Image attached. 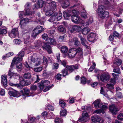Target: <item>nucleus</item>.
I'll list each match as a JSON object with an SVG mask.
<instances>
[{
  "mask_svg": "<svg viewBox=\"0 0 123 123\" xmlns=\"http://www.w3.org/2000/svg\"><path fill=\"white\" fill-rule=\"evenodd\" d=\"M56 5V3L55 2L51 0H48L47 1L45 6L44 8V10L45 12L46 15L51 16L48 20L51 22L55 20L57 21L56 17L57 14L55 13L54 14L53 11V10L55 7Z\"/></svg>",
  "mask_w": 123,
  "mask_h": 123,
  "instance_id": "nucleus-1",
  "label": "nucleus"
},
{
  "mask_svg": "<svg viewBox=\"0 0 123 123\" xmlns=\"http://www.w3.org/2000/svg\"><path fill=\"white\" fill-rule=\"evenodd\" d=\"M29 62L31 64L35 66L40 65L42 62L41 59L36 54H34L29 59Z\"/></svg>",
  "mask_w": 123,
  "mask_h": 123,
  "instance_id": "nucleus-2",
  "label": "nucleus"
},
{
  "mask_svg": "<svg viewBox=\"0 0 123 123\" xmlns=\"http://www.w3.org/2000/svg\"><path fill=\"white\" fill-rule=\"evenodd\" d=\"M50 82L49 81L43 80H42L41 83H38V86L41 90H42L45 86L46 88L43 90L44 92H45L49 90L51 88L52 86H53L54 85H52L51 86H48L50 84Z\"/></svg>",
  "mask_w": 123,
  "mask_h": 123,
  "instance_id": "nucleus-3",
  "label": "nucleus"
},
{
  "mask_svg": "<svg viewBox=\"0 0 123 123\" xmlns=\"http://www.w3.org/2000/svg\"><path fill=\"white\" fill-rule=\"evenodd\" d=\"M22 61V58L15 57L13 59L11 65V67H12L14 63L16 65V68L18 71H21L22 68V64L20 62Z\"/></svg>",
  "mask_w": 123,
  "mask_h": 123,
  "instance_id": "nucleus-4",
  "label": "nucleus"
},
{
  "mask_svg": "<svg viewBox=\"0 0 123 123\" xmlns=\"http://www.w3.org/2000/svg\"><path fill=\"white\" fill-rule=\"evenodd\" d=\"M44 29L40 26H38L34 28L33 30L32 36L35 37L37 35L44 31Z\"/></svg>",
  "mask_w": 123,
  "mask_h": 123,
  "instance_id": "nucleus-5",
  "label": "nucleus"
},
{
  "mask_svg": "<svg viewBox=\"0 0 123 123\" xmlns=\"http://www.w3.org/2000/svg\"><path fill=\"white\" fill-rule=\"evenodd\" d=\"M76 49L75 48L71 49L69 50L67 53L66 55L69 58H72L75 56L76 54Z\"/></svg>",
  "mask_w": 123,
  "mask_h": 123,
  "instance_id": "nucleus-6",
  "label": "nucleus"
},
{
  "mask_svg": "<svg viewBox=\"0 0 123 123\" xmlns=\"http://www.w3.org/2000/svg\"><path fill=\"white\" fill-rule=\"evenodd\" d=\"M110 78L109 74L107 72L104 73L100 76V79L103 82L108 81Z\"/></svg>",
  "mask_w": 123,
  "mask_h": 123,
  "instance_id": "nucleus-7",
  "label": "nucleus"
},
{
  "mask_svg": "<svg viewBox=\"0 0 123 123\" xmlns=\"http://www.w3.org/2000/svg\"><path fill=\"white\" fill-rule=\"evenodd\" d=\"M18 34V29L17 28H14L12 29L11 32L9 33V35L11 38H15Z\"/></svg>",
  "mask_w": 123,
  "mask_h": 123,
  "instance_id": "nucleus-8",
  "label": "nucleus"
},
{
  "mask_svg": "<svg viewBox=\"0 0 123 123\" xmlns=\"http://www.w3.org/2000/svg\"><path fill=\"white\" fill-rule=\"evenodd\" d=\"M71 18L73 22L76 24L80 23L82 21V20L80 17L77 15H72L71 17Z\"/></svg>",
  "mask_w": 123,
  "mask_h": 123,
  "instance_id": "nucleus-9",
  "label": "nucleus"
},
{
  "mask_svg": "<svg viewBox=\"0 0 123 123\" xmlns=\"http://www.w3.org/2000/svg\"><path fill=\"white\" fill-rule=\"evenodd\" d=\"M88 117L87 112L86 111H83L82 114V117L80 118L79 121L80 122H85L87 120Z\"/></svg>",
  "mask_w": 123,
  "mask_h": 123,
  "instance_id": "nucleus-10",
  "label": "nucleus"
},
{
  "mask_svg": "<svg viewBox=\"0 0 123 123\" xmlns=\"http://www.w3.org/2000/svg\"><path fill=\"white\" fill-rule=\"evenodd\" d=\"M109 107L110 111L113 114H116L117 112L119 111L118 109L114 105H110Z\"/></svg>",
  "mask_w": 123,
  "mask_h": 123,
  "instance_id": "nucleus-11",
  "label": "nucleus"
},
{
  "mask_svg": "<svg viewBox=\"0 0 123 123\" xmlns=\"http://www.w3.org/2000/svg\"><path fill=\"white\" fill-rule=\"evenodd\" d=\"M42 47L43 49L46 50L49 54H50L52 53V50L50 46L48 43H43Z\"/></svg>",
  "mask_w": 123,
  "mask_h": 123,
  "instance_id": "nucleus-12",
  "label": "nucleus"
},
{
  "mask_svg": "<svg viewBox=\"0 0 123 123\" xmlns=\"http://www.w3.org/2000/svg\"><path fill=\"white\" fill-rule=\"evenodd\" d=\"M25 10L26 12V13L24 14L25 16H28L32 15V12L30 10V5L29 3H27L25 6Z\"/></svg>",
  "mask_w": 123,
  "mask_h": 123,
  "instance_id": "nucleus-13",
  "label": "nucleus"
},
{
  "mask_svg": "<svg viewBox=\"0 0 123 123\" xmlns=\"http://www.w3.org/2000/svg\"><path fill=\"white\" fill-rule=\"evenodd\" d=\"M87 38L89 41L94 42V41L97 38L96 34L94 33H91L88 36Z\"/></svg>",
  "mask_w": 123,
  "mask_h": 123,
  "instance_id": "nucleus-14",
  "label": "nucleus"
},
{
  "mask_svg": "<svg viewBox=\"0 0 123 123\" xmlns=\"http://www.w3.org/2000/svg\"><path fill=\"white\" fill-rule=\"evenodd\" d=\"M92 121L93 122H97L100 123H104V120L101 119L100 117L98 116H92L91 118Z\"/></svg>",
  "mask_w": 123,
  "mask_h": 123,
  "instance_id": "nucleus-15",
  "label": "nucleus"
},
{
  "mask_svg": "<svg viewBox=\"0 0 123 123\" xmlns=\"http://www.w3.org/2000/svg\"><path fill=\"white\" fill-rule=\"evenodd\" d=\"M69 43L71 44H74V45L78 46L80 43L78 39L77 38L74 37L72 39H69Z\"/></svg>",
  "mask_w": 123,
  "mask_h": 123,
  "instance_id": "nucleus-16",
  "label": "nucleus"
},
{
  "mask_svg": "<svg viewBox=\"0 0 123 123\" xmlns=\"http://www.w3.org/2000/svg\"><path fill=\"white\" fill-rule=\"evenodd\" d=\"M8 75L10 76L9 78H16L18 77L19 76V74L16 73L11 72L10 70H9L8 73Z\"/></svg>",
  "mask_w": 123,
  "mask_h": 123,
  "instance_id": "nucleus-17",
  "label": "nucleus"
},
{
  "mask_svg": "<svg viewBox=\"0 0 123 123\" xmlns=\"http://www.w3.org/2000/svg\"><path fill=\"white\" fill-rule=\"evenodd\" d=\"M94 107L96 108H98L100 107L101 105H102V103L100 102V100L99 99H97L94 102Z\"/></svg>",
  "mask_w": 123,
  "mask_h": 123,
  "instance_id": "nucleus-18",
  "label": "nucleus"
},
{
  "mask_svg": "<svg viewBox=\"0 0 123 123\" xmlns=\"http://www.w3.org/2000/svg\"><path fill=\"white\" fill-rule=\"evenodd\" d=\"M6 75H4L1 76V83L4 86H6L7 84V80L6 78Z\"/></svg>",
  "mask_w": 123,
  "mask_h": 123,
  "instance_id": "nucleus-19",
  "label": "nucleus"
},
{
  "mask_svg": "<svg viewBox=\"0 0 123 123\" xmlns=\"http://www.w3.org/2000/svg\"><path fill=\"white\" fill-rule=\"evenodd\" d=\"M105 10V8L104 6L102 5L99 6L98 10L97 12L98 15H100L101 16V14L104 12Z\"/></svg>",
  "mask_w": 123,
  "mask_h": 123,
  "instance_id": "nucleus-20",
  "label": "nucleus"
},
{
  "mask_svg": "<svg viewBox=\"0 0 123 123\" xmlns=\"http://www.w3.org/2000/svg\"><path fill=\"white\" fill-rule=\"evenodd\" d=\"M109 12L107 11H104V12L101 14V16L99 15V16L102 19H104L108 17L109 16Z\"/></svg>",
  "mask_w": 123,
  "mask_h": 123,
  "instance_id": "nucleus-21",
  "label": "nucleus"
},
{
  "mask_svg": "<svg viewBox=\"0 0 123 123\" xmlns=\"http://www.w3.org/2000/svg\"><path fill=\"white\" fill-rule=\"evenodd\" d=\"M71 11L69 12L68 13L66 12H64L63 13V15L65 19L66 20L68 19V18L72 15L70 13H71Z\"/></svg>",
  "mask_w": 123,
  "mask_h": 123,
  "instance_id": "nucleus-22",
  "label": "nucleus"
},
{
  "mask_svg": "<svg viewBox=\"0 0 123 123\" xmlns=\"http://www.w3.org/2000/svg\"><path fill=\"white\" fill-rule=\"evenodd\" d=\"M72 30H71V32H72L74 31H79L81 30V28L78 25H74L72 28Z\"/></svg>",
  "mask_w": 123,
  "mask_h": 123,
  "instance_id": "nucleus-23",
  "label": "nucleus"
},
{
  "mask_svg": "<svg viewBox=\"0 0 123 123\" xmlns=\"http://www.w3.org/2000/svg\"><path fill=\"white\" fill-rule=\"evenodd\" d=\"M79 37L81 41V43L82 45L84 46L87 47V46L86 45V42L85 38L82 37L80 34H79Z\"/></svg>",
  "mask_w": 123,
  "mask_h": 123,
  "instance_id": "nucleus-24",
  "label": "nucleus"
},
{
  "mask_svg": "<svg viewBox=\"0 0 123 123\" xmlns=\"http://www.w3.org/2000/svg\"><path fill=\"white\" fill-rule=\"evenodd\" d=\"M61 52L66 55L68 50L67 47L65 46H63L61 47Z\"/></svg>",
  "mask_w": 123,
  "mask_h": 123,
  "instance_id": "nucleus-25",
  "label": "nucleus"
},
{
  "mask_svg": "<svg viewBox=\"0 0 123 123\" xmlns=\"http://www.w3.org/2000/svg\"><path fill=\"white\" fill-rule=\"evenodd\" d=\"M113 67L114 68L113 70V72H114L118 74L121 73V72L120 71V69L118 66L116 67L114 66V65H113Z\"/></svg>",
  "mask_w": 123,
  "mask_h": 123,
  "instance_id": "nucleus-26",
  "label": "nucleus"
},
{
  "mask_svg": "<svg viewBox=\"0 0 123 123\" xmlns=\"http://www.w3.org/2000/svg\"><path fill=\"white\" fill-rule=\"evenodd\" d=\"M122 61L119 59H116L113 65L115 66L116 65L119 66L121 65L122 63Z\"/></svg>",
  "mask_w": 123,
  "mask_h": 123,
  "instance_id": "nucleus-27",
  "label": "nucleus"
},
{
  "mask_svg": "<svg viewBox=\"0 0 123 123\" xmlns=\"http://www.w3.org/2000/svg\"><path fill=\"white\" fill-rule=\"evenodd\" d=\"M8 94L10 96H12L14 97H17V92L16 91H10L8 92Z\"/></svg>",
  "mask_w": 123,
  "mask_h": 123,
  "instance_id": "nucleus-28",
  "label": "nucleus"
},
{
  "mask_svg": "<svg viewBox=\"0 0 123 123\" xmlns=\"http://www.w3.org/2000/svg\"><path fill=\"white\" fill-rule=\"evenodd\" d=\"M58 31L61 32L65 33L66 31V30L61 25L59 26L57 28Z\"/></svg>",
  "mask_w": 123,
  "mask_h": 123,
  "instance_id": "nucleus-29",
  "label": "nucleus"
},
{
  "mask_svg": "<svg viewBox=\"0 0 123 123\" xmlns=\"http://www.w3.org/2000/svg\"><path fill=\"white\" fill-rule=\"evenodd\" d=\"M9 85L12 86H17L18 88L21 89L23 87V86L20 84L19 83V84H14L10 82L9 84Z\"/></svg>",
  "mask_w": 123,
  "mask_h": 123,
  "instance_id": "nucleus-30",
  "label": "nucleus"
},
{
  "mask_svg": "<svg viewBox=\"0 0 123 123\" xmlns=\"http://www.w3.org/2000/svg\"><path fill=\"white\" fill-rule=\"evenodd\" d=\"M29 21V20L27 18H24L23 19L21 20L20 22V24L22 25L24 24H26Z\"/></svg>",
  "mask_w": 123,
  "mask_h": 123,
  "instance_id": "nucleus-31",
  "label": "nucleus"
},
{
  "mask_svg": "<svg viewBox=\"0 0 123 123\" xmlns=\"http://www.w3.org/2000/svg\"><path fill=\"white\" fill-rule=\"evenodd\" d=\"M48 41L51 44L54 45L56 44V43L55 39L51 38H50L48 40Z\"/></svg>",
  "mask_w": 123,
  "mask_h": 123,
  "instance_id": "nucleus-32",
  "label": "nucleus"
},
{
  "mask_svg": "<svg viewBox=\"0 0 123 123\" xmlns=\"http://www.w3.org/2000/svg\"><path fill=\"white\" fill-rule=\"evenodd\" d=\"M31 75L30 73H28L24 74V77L25 79H30L31 78Z\"/></svg>",
  "mask_w": 123,
  "mask_h": 123,
  "instance_id": "nucleus-33",
  "label": "nucleus"
},
{
  "mask_svg": "<svg viewBox=\"0 0 123 123\" xmlns=\"http://www.w3.org/2000/svg\"><path fill=\"white\" fill-rule=\"evenodd\" d=\"M19 80L20 83L23 86H25V80L22 77H19Z\"/></svg>",
  "mask_w": 123,
  "mask_h": 123,
  "instance_id": "nucleus-34",
  "label": "nucleus"
},
{
  "mask_svg": "<svg viewBox=\"0 0 123 123\" xmlns=\"http://www.w3.org/2000/svg\"><path fill=\"white\" fill-rule=\"evenodd\" d=\"M90 30L89 29L87 28H84L82 30V33L84 35H86Z\"/></svg>",
  "mask_w": 123,
  "mask_h": 123,
  "instance_id": "nucleus-35",
  "label": "nucleus"
},
{
  "mask_svg": "<svg viewBox=\"0 0 123 123\" xmlns=\"http://www.w3.org/2000/svg\"><path fill=\"white\" fill-rule=\"evenodd\" d=\"M24 40H29L30 37L29 33H24L23 34Z\"/></svg>",
  "mask_w": 123,
  "mask_h": 123,
  "instance_id": "nucleus-36",
  "label": "nucleus"
},
{
  "mask_svg": "<svg viewBox=\"0 0 123 123\" xmlns=\"http://www.w3.org/2000/svg\"><path fill=\"white\" fill-rule=\"evenodd\" d=\"M52 74V73L51 71L46 72L44 71L43 73V76H44L48 77Z\"/></svg>",
  "mask_w": 123,
  "mask_h": 123,
  "instance_id": "nucleus-37",
  "label": "nucleus"
},
{
  "mask_svg": "<svg viewBox=\"0 0 123 123\" xmlns=\"http://www.w3.org/2000/svg\"><path fill=\"white\" fill-rule=\"evenodd\" d=\"M67 111L65 109L61 110L60 112V115L61 117L65 116L66 115Z\"/></svg>",
  "mask_w": 123,
  "mask_h": 123,
  "instance_id": "nucleus-38",
  "label": "nucleus"
},
{
  "mask_svg": "<svg viewBox=\"0 0 123 123\" xmlns=\"http://www.w3.org/2000/svg\"><path fill=\"white\" fill-rule=\"evenodd\" d=\"M42 42L40 40H37L35 43V47H40L42 45Z\"/></svg>",
  "mask_w": 123,
  "mask_h": 123,
  "instance_id": "nucleus-39",
  "label": "nucleus"
},
{
  "mask_svg": "<svg viewBox=\"0 0 123 123\" xmlns=\"http://www.w3.org/2000/svg\"><path fill=\"white\" fill-rule=\"evenodd\" d=\"M76 49V53H79L80 55H82V50L81 48L79 47Z\"/></svg>",
  "mask_w": 123,
  "mask_h": 123,
  "instance_id": "nucleus-40",
  "label": "nucleus"
},
{
  "mask_svg": "<svg viewBox=\"0 0 123 123\" xmlns=\"http://www.w3.org/2000/svg\"><path fill=\"white\" fill-rule=\"evenodd\" d=\"M24 52L23 51H21L18 54V57L17 58L19 57V58H22L23 59L22 57H23L24 55Z\"/></svg>",
  "mask_w": 123,
  "mask_h": 123,
  "instance_id": "nucleus-41",
  "label": "nucleus"
},
{
  "mask_svg": "<svg viewBox=\"0 0 123 123\" xmlns=\"http://www.w3.org/2000/svg\"><path fill=\"white\" fill-rule=\"evenodd\" d=\"M62 72L63 76H65L68 74L67 70L65 69H63L62 71Z\"/></svg>",
  "mask_w": 123,
  "mask_h": 123,
  "instance_id": "nucleus-42",
  "label": "nucleus"
},
{
  "mask_svg": "<svg viewBox=\"0 0 123 123\" xmlns=\"http://www.w3.org/2000/svg\"><path fill=\"white\" fill-rule=\"evenodd\" d=\"M81 15V17L84 18H86L87 17V14L86 11L82 12Z\"/></svg>",
  "mask_w": 123,
  "mask_h": 123,
  "instance_id": "nucleus-43",
  "label": "nucleus"
},
{
  "mask_svg": "<svg viewBox=\"0 0 123 123\" xmlns=\"http://www.w3.org/2000/svg\"><path fill=\"white\" fill-rule=\"evenodd\" d=\"M13 42L15 44L19 45L21 43V41L19 39H15L13 40Z\"/></svg>",
  "mask_w": 123,
  "mask_h": 123,
  "instance_id": "nucleus-44",
  "label": "nucleus"
},
{
  "mask_svg": "<svg viewBox=\"0 0 123 123\" xmlns=\"http://www.w3.org/2000/svg\"><path fill=\"white\" fill-rule=\"evenodd\" d=\"M43 62L44 63H47L48 62H49L50 60H51L50 58L49 57L46 58L44 56H43Z\"/></svg>",
  "mask_w": 123,
  "mask_h": 123,
  "instance_id": "nucleus-45",
  "label": "nucleus"
},
{
  "mask_svg": "<svg viewBox=\"0 0 123 123\" xmlns=\"http://www.w3.org/2000/svg\"><path fill=\"white\" fill-rule=\"evenodd\" d=\"M68 2L66 1V2H63L62 4V6L63 8H66L68 6Z\"/></svg>",
  "mask_w": 123,
  "mask_h": 123,
  "instance_id": "nucleus-46",
  "label": "nucleus"
},
{
  "mask_svg": "<svg viewBox=\"0 0 123 123\" xmlns=\"http://www.w3.org/2000/svg\"><path fill=\"white\" fill-rule=\"evenodd\" d=\"M59 67V65L58 63H54L53 65V69H56L58 68Z\"/></svg>",
  "mask_w": 123,
  "mask_h": 123,
  "instance_id": "nucleus-47",
  "label": "nucleus"
},
{
  "mask_svg": "<svg viewBox=\"0 0 123 123\" xmlns=\"http://www.w3.org/2000/svg\"><path fill=\"white\" fill-rule=\"evenodd\" d=\"M7 31L5 29H2L0 28V34H5L6 33Z\"/></svg>",
  "mask_w": 123,
  "mask_h": 123,
  "instance_id": "nucleus-48",
  "label": "nucleus"
},
{
  "mask_svg": "<svg viewBox=\"0 0 123 123\" xmlns=\"http://www.w3.org/2000/svg\"><path fill=\"white\" fill-rule=\"evenodd\" d=\"M57 14V15L56 17V19H57V21L59 20L62 18V13H60L58 14Z\"/></svg>",
  "mask_w": 123,
  "mask_h": 123,
  "instance_id": "nucleus-49",
  "label": "nucleus"
},
{
  "mask_svg": "<svg viewBox=\"0 0 123 123\" xmlns=\"http://www.w3.org/2000/svg\"><path fill=\"white\" fill-rule=\"evenodd\" d=\"M67 70L69 71L70 72L73 71L74 70L72 66H67L66 67Z\"/></svg>",
  "mask_w": 123,
  "mask_h": 123,
  "instance_id": "nucleus-50",
  "label": "nucleus"
},
{
  "mask_svg": "<svg viewBox=\"0 0 123 123\" xmlns=\"http://www.w3.org/2000/svg\"><path fill=\"white\" fill-rule=\"evenodd\" d=\"M26 13V12L25 13H24L23 11H20L19 12L18 15L19 18H22L23 17V15L26 16L24 14L25 13Z\"/></svg>",
  "mask_w": 123,
  "mask_h": 123,
  "instance_id": "nucleus-51",
  "label": "nucleus"
},
{
  "mask_svg": "<svg viewBox=\"0 0 123 123\" xmlns=\"http://www.w3.org/2000/svg\"><path fill=\"white\" fill-rule=\"evenodd\" d=\"M104 112H105L104 111H103L102 110H101V109L95 111L93 112V113H96L97 114H100L101 113H104Z\"/></svg>",
  "mask_w": 123,
  "mask_h": 123,
  "instance_id": "nucleus-52",
  "label": "nucleus"
},
{
  "mask_svg": "<svg viewBox=\"0 0 123 123\" xmlns=\"http://www.w3.org/2000/svg\"><path fill=\"white\" fill-rule=\"evenodd\" d=\"M23 90L24 91V92L26 95L27 96L29 95V94L30 93V91L29 89L27 88H24Z\"/></svg>",
  "mask_w": 123,
  "mask_h": 123,
  "instance_id": "nucleus-53",
  "label": "nucleus"
},
{
  "mask_svg": "<svg viewBox=\"0 0 123 123\" xmlns=\"http://www.w3.org/2000/svg\"><path fill=\"white\" fill-rule=\"evenodd\" d=\"M72 13L73 14V15H78L79 14V12L75 10H73L72 11Z\"/></svg>",
  "mask_w": 123,
  "mask_h": 123,
  "instance_id": "nucleus-54",
  "label": "nucleus"
},
{
  "mask_svg": "<svg viewBox=\"0 0 123 123\" xmlns=\"http://www.w3.org/2000/svg\"><path fill=\"white\" fill-rule=\"evenodd\" d=\"M123 114L120 113V114L118 116L117 118L120 121H123Z\"/></svg>",
  "mask_w": 123,
  "mask_h": 123,
  "instance_id": "nucleus-55",
  "label": "nucleus"
},
{
  "mask_svg": "<svg viewBox=\"0 0 123 123\" xmlns=\"http://www.w3.org/2000/svg\"><path fill=\"white\" fill-rule=\"evenodd\" d=\"M42 69V68L41 67L36 68L34 69V70L36 72H39L41 71Z\"/></svg>",
  "mask_w": 123,
  "mask_h": 123,
  "instance_id": "nucleus-56",
  "label": "nucleus"
},
{
  "mask_svg": "<svg viewBox=\"0 0 123 123\" xmlns=\"http://www.w3.org/2000/svg\"><path fill=\"white\" fill-rule=\"evenodd\" d=\"M59 103L60 104L62 108L65 107L66 105V104L65 103L64 101L62 100L60 101Z\"/></svg>",
  "mask_w": 123,
  "mask_h": 123,
  "instance_id": "nucleus-57",
  "label": "nucleus"
},
{
  "mask_svg": "<svg viewBox=\"0 0 123 123\" xmlns=\"http://www.w3.org/2000/svg\"><path fill=\"white\" fill-rule=\"evenodd\" d=\"M81 83L82 84H86V79L85 78L82 77L81 79Z\"/></svg>",
  "mask_w": 123,
  "mask_h": 123,
  "instance_id": "nucleus-58",
  "label": "nucleus"
},
{
  "mask_svg": "<svg viewBox=\"0 0 123 123\" xmlns=\"http://www.w3.org/2000/svg\"><path fill=\"white\" fill-rule=\"evenodd\" d=\"M96 66L95 64V63H93V65L89 69V72H91L95 68Z\"/></svg>",
  "mask_w": 123,
  "mask_h": 123,
  "instance_id": "nucleus-59",
  "label": "nucleus"
},
{
  "mask_svg": "<svg viewBox=\"0 0 123 123\" xmlns=\"http://www.w3.org/2000/svg\"><path fill=\"white\" fill-rule=\"evenodd\" d=\"M55 122L56 123H62L63 120L62 119L57 118L55 119Z\"/></svg>",
  "mask_w": 123,
  "mask_h": 123,
  "instance_id": "nucleus-60",
  "label": "nucleus"
},
{
  "mask_svg": "<svg viewBox=\"0 0 123 123\" xmlns=\"http://www.w3.org/2000/svg\"><path fill=\"white\" fill-rule=\"evenodd\" d=\"M64 36H60L58 40V41L62 42L64 41Z\"/></svg>",
  "mask_w": 123,
  "mask_h": 123,
  "instance_id": "nucleus-61",
  "label": "nucleus"
},
{
  "mask_svg": "<svg viewBox=\"0 0 123 123\" xmlns=\"http://www.w3.org/2000/svg\"><path fill=\"white\" fill-rule=\"evenodd\" d=\"M106 87L107 88L110 89H113V85L112 84H107L106 85Z\"/></svg>",
  "mask_w": 123,
  "mask_h": 123,
  "instance_id": "nucleus-62",
  "label": "nucleus"
},
{
  "mask_svg": "<svg viewBox=\"0 0 123 123\" xmlns=\"http://www.w3.org/2000/svg\"><path fill=\"white\" fill-rule=\"evenodd\" d=\"M14 54L12 52H10L6 54V56L9 57L10 56L13 55Z\"/></svg>",
  "mask_w": 123,
  "mask_h": 123,
  "instance_id": "nucleus-63",
  "label": "nucleus"
},
{
  "mask_svg": "<svg viewBox=\"0 0 123 123\" xmlns=\"http://www.w3.org/2000/svg\"><path fill=\"white\" fill-rule=\"evenodd\" d=\"M79 65L76 64L74 65H72L74 71L75 69H77L79 68Z\"/></svg>",
  "mask_w": 123,
  "mask_h": 123,
  "instance_id": "nucleus-64",
  "label": "nucleus"
}]
</instances>
